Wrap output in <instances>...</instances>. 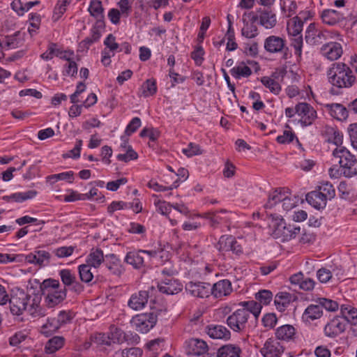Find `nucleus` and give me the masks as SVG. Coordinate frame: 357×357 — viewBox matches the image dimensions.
I'll use <instances>...</instances> for the list:
<instances>
[{
  "instance_id": "17",
  "label": "nucleus",
  "mask_w": 357,
  "mask_h": 357,
  "mask_svg": "<svg viewBox=\"0 0 357 357\" xmlns=\"http://www.w3.org/2000/svg\"><path fill=\"white\" fill-rule=\"evenodd\" d=\"M229 212L226 210H220L213 213H207L204 218L208 220V223L213 228H218L222 225H229V218L227 215Z\"/></svg>"
},
{
  "instance_id": "23",
  "label": "nucleus",
  "mask_w": 357,
  "mask_h": 357,
  "mask_svg": "<svg viewBox=\"0 0 357 357\" xmlns=\"http://www.w3.org/2000/svg\"><path fill=\"white\" fill-rule=\"evenodd\" d=\"M50 256L48 252L38 250L26 255L25 260L30 264L44 266L49 264Z\"/></svg>"
},
{
  "instance_id": "26",
  "label": "nucleus",
  "mask_w": 357,
  "mask_h": 357,
  "mask_svg": "<svg viewBox=\"0 0 357 357\" xmlns=\"http://www.w3.org/2000/svg\"><path fill=\"white\" fill-rule=\"evenodd\" d=\"M105 265L109 272L116 276L121 275L125 271L121 260L114 254L106 255Z\"/></svg>"
},
{
  "instance_id": "8",
  "label": "nucleus",
  "mask_w": 357,
  "mask_h": 357,
  "mask_svg": "<svg viewBox=\"0 0 357 357\" xmlns=\"http://www.w3.org/2000/svg\"><path fill=\"white\" fill-rule=\"evenodd\" d=\"M296 113L299 117L298 122L303 127L312 125L318 117L316 109L307 102L296 105Z\"/></svg>"
},
{
  "instance_id": "54",
  "label": "nucleus",
  "mask_w": 357,
  "mask_h": 357,
  "mask_svg": "<svg viewBox=\"0 0 357 357\" xmlns=\"http://www.w3.org/2000/svg\"><path fill=\"white\" fill-rule=\"evenodd\" d=\"M40 24V17L36 13L29 14V26L28 29L29 33L33 36L36 33Z\"/></svg>"
},
{
  "instance_id": "14",
  "label": "nucleus",
  "mask_w": 357,
  "mask_h": 357,
  "mask_svg": "<svg viewBox=\"0 0 357 357\" xmlns=\"http://www.w3.org/2000/svg\"><path fill=\"white\" fill-rule=\"evenodd\" d=\"M321 54L330 61H335L341 57L343 53L342 45L336 42H330L322 45Z\"/></svg>"
},
{
  "instance_id": "63",
  "label": "nucleus",
  "mask_w": 357,
  "mask_h": 357,
  "mask_svg": "<svg viewBox=\"0 0 357 357\" xmlns=\"http://www.w3.org/2000/svg\"><path fill=\"white\" fill-rule=\"evenodd\" d=\"M141 120L139 117H134L126 126L125 134L127 136L131 135L141 126Z\"/></svg>"
},
{
  "instance_id": "48",
  "label": "nucleus",
  "mask_w": 357,
  "mask_h": 357,
  "mask_svg": "<svg viewBox=\"0 0 357 357\" xmlns=\"http://www.w3.org/2000/svg\"><path fill=\"white\" fill-rule=\"evenodd\" d=\"M92 266L87 264H82L78 266L80 280L84 282H89L93 278V273L91 268Z\"/></svg>"
},
{
  "instance_id": "58",
  "label": "nucleus",
  "mask_w": 357,
  "mask_h": 357,
  "mask_svg": "<svg viewBox=\"0 0 357 357\" xmlns=\"http://www.w3.org/2000/svg\"><path fill=\"white\" fill-rule=\"evenodd\" d=\"M182 152L189 158L202 153L200 146L192 142L186 148L183 149Z\"/></svg>"
},
{
  "instance_id": "60",
  "label": "nucleus",
  "mask_w": 357,
  "mask_h": 357,
  "mask_svg": "<svg viewBox=\"0 0 357 357\" xmlns=\"http://www.w3.org/2000/svg\"><path fill=\"white\" fill-rule=\"evenodd\" d=\"M282 206L283 209L286 211H288L296 206L298 203V199L295 196L291 197L285 195L284 198H282Z\"/></svg>"
},
{
  "instance_id": "32",
  "label": "nucleus",
  "mask_w": 357,
  "mask_h": 357,
  "mask_svg": "<svg viewBox=\"0 0 357 357\" xmlns=\"http://www.w3.org/2000/svg\"><path fill=\"white\" fill-rule=\"evenodd\" d=\"M296 334V330L291 325H283L277 328L275 336L277 339L284 341H289L292 340Z\"/></svg>"
},
{
  "instance_id": "30",
  "label": "nucleus",
  "mask_w": 357,
  "mask_h": 357,
  "mask_svg": "<svg viewBox=\"0 0 357 357\" xmlns=\"http://www.w3.org/2000/svg\"><path fill=\"white\" fill-rule=\"evenodd\" d=\"M124 261L131 265L135 269H140L144 266V259L139 250L128 252Z\"/></svg>"
},
{
  "instance_id": "27",
  "label": "nucleus",
  "mask_w": 357,
  "mask_h": 357,
  "mask_svg": "<svg viewBox=\"0 0 357 357\" xmlns=\"http://www.w3.org/2000/svg\"><path fill=\"white\" fill-rule=\"evenodd\" d=\"M323 315V310L319 304H311L308 305L302 314V320L304 322H311L320 319Z\"/></svg>"
},
{
  "instance_id": "42",
  "label": "nucleus",
  "mask_w": 357,
  "mask_h": 357,
  "mask_svg": "<svg viewBox=\"0 0 357 357\" xmlns=\"http://www.w3.org/2000/svg\"><path fill=\"white\" fill-rule=\"evenodd\" d=\"M291 46L294 50V54L296 56V60L300 61L302 58L303 40L302 36H291Z\"/></svg>"
},
{
  "instance_id": "56",
  "label": "nucleus",
  "mask_w": 357,
  "mask_h": 357,
  "mask_svg": "<svg viewBox=\"0 0 357 357\" xmlns=\"http://www.w3.org/2000/svg\"><path fill=\"white\" fill-rule=\"evenodd\" d=\"M318 303L319 305H321V310L325 308L328 311L333 312L338 309L337 303L331 299L321 298L319 299Z\"/></svg>"
},
{
  "instance_id": "5",
  "label": "nucleus",
  "mask_w": 357,
  "mask_h": 357,
  "mask_svg": "<svg viewBox=\"0 0 357 357\" xmlns=\"http://www.w3.org/2000/svg\"><path fill=\"white\" fill-rule=\"evenodd\" d=\"M250 313L245 308L238 309L227 319V326L234 332L245 333L248 328Z\"/></svg>"
},
{
  "instance_id": "29",
  "label": "nucleus",
  "mask_w": 357,
  "mask_h": 357,
  "mask_svg": "<svg viewBox=\"0 0 357 357\" xmlns=\"http://www.w3.org/2000/svg\"><path fill=\"white\" fill-rule=\"evenodd\" d=\"M305 199L312 206L318 210L324 208L328 200L317 190L308 192Z\"/></svg>"
},
{
  "instance_id": "49",
  "label": "nucleus",
  "mask_w": 357,
  "mask_h": 357,
  "mask_svg": "<svg viewBox=\"0 0 357 357\" xmlns=\"http://www.w3.org/2000/svg\"><path fill=\"white\" fill-rule=\"evenodd\" d=\"M255 299L261 306L262 305H267L273 300V293L266 289L260 290L255 294Z\"/></svg>"
},
{
  "instance_id": "41",
  "label": "nucleus",
  "mask_w": 357,
  "mask_h": 357,
  "mask_svg": "<svg viewBox=\"0 0 357 357\" xmlns=\"http://www.w3.org/2000/svg\"><path fill=\"white\" fill-rule=\"evenodd\" d=\"M141 95L149 97L154 95L157 91L156 82L155 79H147L141 86Z\"/></svg>"
},
{
  "instance_id": "47",
  "label": "nucleus",
  "mask_w": 357,
  "mask_h": 357,
  "mask_svg": "<svg viewBox=\"0 0 357 357\" xmlns=\"http://www.w3.org/2000/svg\"><path fill=\"white\" fill-rule=\"evenodd\" d=\"M88 10L91 16L97 19H101L103 17V8L100 1H91Z\"/></svg>"
},
{
  "instance_id": "43",
  "label": "nucleus",
  "mask_w": 357,
  "mask_h": 357,
  "mask_svg": "<svg viewBox=\"0 0 357 357\" xmlns=\"http://www.w3.org/2000/svg\"><path fill=\"white\" fill-rule=\"evenodd\" d=\"M290 301L289 294L287 293L280 292L276 294L274 299V303L276 308L280 312L285 310Z\"/></svg>"
},
{
  "instance_id": "35",
  "label": "nucleus",
  "mask_w": 357,
  "mask_h": 357,
  "mask_svg": "<svg viewBox=\"0 0 357 357\" xmlns=\"http://www.w3.org/2000/svg\"><path fill=\"white\" fill-rule=\"evenodd\" d=\"M340 311L342 314V318L346 320V324L347 322H350L351 324L356 325L357 324V309L348 305H342L340 307Z\"/></svg>"
},
{
  "instance_id": "61",
  "label": "nucleus",
  "mask_w": 357,
  "mask_h": 357,
  "mask_svg": "<svg viewBox=\"0 0 357 357\" xmlns=\"http://www.w3.org/2000/svg\"><path fill=\"white\" fill-rule=\"evenodd\" d=\"M124 152L125 153H119L117 155L116 158L119 160L127 162L130 160H135L138 157L137 153L132 149V147H129L128 149Z\"/></svg>"
},
{
  "instance_id": "4",
  "label": "nucleus",
  "mask_w": 357,
  "mask_h": 357,
  "mask_svg": "<svg viewBox=\"0 0 357 357\" xmlns=\"http://www.w3.org/2000/svg\"><path fill=\"white\" fill-rule=\"evenodd\" d=\"M332 155L340 164L341 174L347 178L357 175V160L348 149L344 146L336 147Z\"/></svg>"
},
{
  "instance_id": "7",
  "label": "nucleus",
  "mask_w": 357,
  "mask_h": 357,
  "mask_svg": "<svg viewBox=\"0 0 357 357\" xmlns=\"http://www.w3.org/2000/svg\"><path fill=\"white\" fill-rule=\"evenodd\" d=\"M157 319V315L153 312L142 313L133 317L130 324L137 331L146 333L155 326Z\"/></svg>"
},
{
  "instance_id": "15",
  "label": "nucleus",
  "mask_w": 357,
  "mask_h": 357,
  "mask_svg": "<svg viewBox=\"0 0 357 357\" xmlns=\"http://www.w3.org/2000/svg\"><path fill=\"white\" fill-rule=\"evenodd\" d=\"M284 347L276 340L268 339L261 349L264 357H280L284 352Z\"/></svg>"
},
{
  "instance_id": "22",
  "label": "nucleus",
  "mask_w": 357,
  "mask_h": 357,
  "mask_svg": "<svg viewBox=\"0 0 357 357\" xmlns=\"http://www.w3.org/2000/svg\"><path fill=\"white\" fill-rule=\"evenodd\" d=\"M323 109L329 115L338 121H344L348 117L347 108L340 103H327L323 105Z\"/></svg>"
},
{
  "instance_id": "57",
  "label": "nucleus",
  "mask_w": 357,
  "mask_h": 357,
  "mask_svg": "<svg viewBox=\"0 0 357 357\" xmlns=\"http://www.w3.org/2000/svg\"><path fill=\"white\" fill-rule=\"evenodd\" d=\"M317 277L321 283H326L332 280L333 278L329 266L319 269L317 272Z\"/></svg>"
},
{
  "instance_id": "40",
  "label": "nucleus",
  "mask_w": 357,
  "mask_h": 357,
  "mask_svg": "<svg viewBox=\"0 0 357 357\" xmlns=\"http://www.w3.org/2000/svg\"><path fill=\"white\" fill-rule=\"evenodd\" d=\"M64 343V339L62 337L55 336L50 339L46 344L45 349L47 354H53L61 348Z\"/></svg>"
},
{
  "instance_id": "39",
  "label": "nucleus",
  "mask_w": 357,
  "mask_h": 357,
  "mask_svg": "<svg viewBox=\"0 0 357 357\" xmlns=\"http://www.w3.org/2000/svg\"><path fill=\"white\" fill-rule=\"evenodd\" d=\"M321 19L324 23L334 25L340 21V15L335 10H326L321 14Z\"/></svg>"
},
{
  "instance_id": "25",
  "label": "nucleus",
  "mask_w": 357,
  "mask_h": 357,
  "mask_svg": "<svg viewBox=\"0 0 357 357\" xmlns=\"http://www.w3.org/2000/svg\"><path fill=\"white\" fill-rule=\"evenodd\" d=\"M232 291L231 283L228 280H220L211 286V294L215 298L228 296Z\"/></svg>"
},
{
  "instance_id": "6",
  "label": "nucleus",
  "mask_w": 357,
  "mask_h": 357,
  "mask_svg": "<svg viewBox=\"0 0 357 357\" xmlns=\"http://www.w3.org/2000/svg\"><path fill=\"white\" fill-rule=\"evenodd\" d=\"M272 235L275 238H282V241H289L294 238L301 231V227L294 224L287 225L283 219L275 222Z\"/></svg>"
},
{
  "instance_id": "50",
  "label": "nucleus",
  "mask_w": 357,
  "mask_h": 357,
  "mask_svg": "<svg viewBox=\"0 0 357 357\" xmlns=\"http://www.w3.org/2000/svg\"><path fill=\"white\" fill-rule=\"evenodd\" d=\"M241 305L244 307L243 308L248 310L250 314L252 313L255 317L259 315L262 307L258 301H255L242 302Z\"/></svg>"
},
{
  "instance_id": "13",
  "label": "nucleus",
  "mask_w": 357,
  "mask_h": 357,
  "mask_svg": "<svg viewBox=\"0 0 357 357\" xmlns=\"http://www.w3.org/2000/svg\"><path fill=\"white\" fill-rule=\"evenodd\" d=\"M264 47L270 54L283 52L286 47L285 40L280 36H270L264 40Z\"/></svg>"
},
{
  "instance_id": "12",
  "label": "nucleus",
  "mask_w": 357,
  "mask_h": 357,
  "mask_svg": "<svg viewBox=\"0 0 357 357\" xmlns=\"http://www.w3.org/2000/svg\"><path fill=\"white\" fill-rule=\"evenodd\" d=\"M346 326V320L341 317H336L325 326L324 333L327 337H334L342 333Z\"/></svg>"
},
{
  "instance_id": "19",
  "label": "nucleus",
  "mask_w": 357,
  "mask_h": 357,
  "mask_svg": "<svg viewBox=\"0 0 357 357\" xmlns=\"http://www.w3.org/2000/svg\"><path fill=\"white\" fill-rule=\"evenodd\" d=\"M321 135L326 142L332 143L336 145L337 147L342 146L343 135L336 128L327 125L324 126L321 130Z\"/></svg>"
},
{
  "instance_id": "1",
  "label": "nucleus",
  "mask_w": 357,
  "mask_h": 357,
  "mask_svg": "<svg viewBox=\"0 0 357 357\" xmlns=\"http://www.w3.org/2000/svg\"><path fill=\"white\" fill-rule=\"evenodd\" d=\"M41 299V294L36 293L32 287L26 291L17 288L13 291L9 299L10 312L17 316L25 311L33 317L43 315Z\"/></svg>"
},
{
  "instance_id": "38",
  "label": "nucleus",
  "mask_w": 357,
  "mask_h": 357,
  "mask_svg": "<svg viewBox=\"0 0 357 357\" xmlns=\"http://www.w3.org/2000/svg\"><path fill=\"white\" fill-rule=\"evenodd\" d=\"M287 190L284 189H279L274 190L268 197L267 203L265 204V208H271L275 206L278 202H282Z\"/></svg>"
},
{
  "instance_id": "10",
  "label": "nucleus",
  "mask_w": 357,
  "mask_h": 357,
  "mask_svg": "<svg viewBox=\"0 0 357 357\" xmlns=\"http://www.w3.org/2000/svg\"><path fill=\"white\" fill-rule=\"evenodd\" d=\"M188 293L197 298H208L211 295V286L208 282H189L185 285Z\"/></svg>"
},
{
  "instance_id": "2",
  "label": "nucleus",
  "mask_w": 357,
  "mask_h": 357,
  "mask_svg": "<svg viewBox=\"0 0 357 357\" xmlns=\"http://www.w3.org/2000/svg\"><path fill=\"white\" fill-rule=\"evenodd\" d=\"M327 76L329 83L338 89L350 88L356 82L352 70L342 62L333 63L327 71Z\"/></svg>"
},
{
  "instance_id": "53",
  "label": "nucleus",
  "mask_w": 357,
  "mask_h": 357,
  "mask_svg": "<svg viewBox=\"0 0 357 357\" xmlns=\"http://www.w3.org/2000/svg\"><path fill=\"white\" fill-rule=\"evenodd\" d=\"M153 197L155 198L154 204L157 206L158 212L164 215L169 214L171 211V208H172V204L158 199V195H154Z\"/></svg>"
},
{
  "instance_id": "33",
  "label": "nucleus",
  "mask_w": 357,
  "mask_h": 357,
  "mask_svg": "<svg viewBox=\"0 0 357 357\" xmlns=\"http://www.w3.org/2000/svg\"><path fill=\"white\" fill-rule=\"evenodd\" d=\"M230 74L235 79H240L242 77H250L252 70L244 62H239L230 70Z\"/></svg>"
},
{
  "instance_id": "36",
  "label": "nucleus",
  "mask_w": 357,
  "mask_h": 357,
  "mask_svg": "<svg viewBox=\"0 0 357 357\" xmlns=\"http://www.w3.org/2000/svg\"><path fill=\"white\" fill-rule=\"evenodd\" d=\"M219 357H241V349L234 344H227L221 347L218 351Z\"/></svg>"
},
{
  "instance_id": "46",
  "label": "nucleus",
  "mask_w": 357,
  "mask_h": 357,
  "mask_svg": "<svg viewBox=\"0 0 357 357\" xmlns=\"http://www.w3.org/2000/svg\"><path fill=\"white\" fill-rule=\"evenodd\" d=\"M73 175L74 174L72 171L65 172L48 176L47 177V181L50 182L52 184L55 183L59 181H67L69 183H72L74 179Z\"/></svg>"
},
{
  "instance_id": "44",
  "label": "nucleus",
  "mask_w": 357,
  "mask_h": 357,
  "mask_svg": "<svg viewBox=\"0 0 357 357\" xmlns=\"http://www.w3.org/2000/svg\"><path fill=\"white\" fill-rule=\"evenodd\" d=\"M317 190L327 199H331L335 195V191L333 185L328 181L321 182Z\"/></svg>"
},
{
  "instance_id": "21",
  "label": "nucleus",
  "mask_w": 357,
  "mask_h": 357,
  "mask_svg": "<svg viewBox=\"0 0 357 357\" xmlns=\"http://www.w3.org/2000/svg\"><path fill=\"white\" fill-rule=\"evenodd\" d=\"M102 343L110 345L112 343L121 344L128 341V335L120 328L115 326L109 327V331L107 337L102 335Z\"/></svg>"
},
{
  "instance_id": "52",
  "label": "nucleus",
  "mask_w": 357,
  "mask_h": 357,
  "mask_svg": "<svg viewBox=\"0 0 357 357\" xmlns=\"http://www.w3.org/2000/svg\"><path fill=\"white\" fill-rule=\"evenodd\" d=\"M261 82L266 87L268 88L269 90L275 94H278L281 91L280 84L269 77L266 76L261 77Z\"/></svg>"
},
{
  "instance_id": "59",
  "label": "nucleus",
  "mask_w": 357,
  "mask_h": 357,
  "mask_svg": "<svg viewBox=\"0 0 357 357\" xmlns=\"http://www.w3.org/2000/svg\"><path fill=\"white\" fill-rule=\"evenodd\" d=\"M75 250L73 246H62L53 250V253L59 258L68 257L72 255Z\"/></svg>"
},
{
  "instance_id": "20",
  "label": "nucleus",
  "mask_w": 357,
  "mask_h": 357,
  "mask_svg": "<svg viewBox=\"0 0 357 357\" xmlns=\"http://www.w3.org/2000/svg\"><path fill=\"white\" fill-rule=\"evenodd\" d=\"M158 287L160 292L167 295H173L179 293L183 289V285L177 280L167 278L158 284Z\"/></svg>"
},
{
  "instance_id": "37",
  "label": "nucleus",
  "mask_w": 357,
  "mask_h": 357,
  "mask_svg": "<svg viewBox=\"0 0 357 357\" xmlns=\"http://www.w3.org/2000/svg\"><path fill=\"white\" fill-rule=\"evenodd\" d=\"M303 22L300 17H295L287 24V31L291 36H302Z\"/></svg>"
},
{
  "instance_id": "24",
  "label": "nucleus",
  "mask_w": 357,
  "mask_h": 357,
  "mask_svg": "<svg viewBox=\"0 0 357 357\" xmlns=\"http://www.w3.org/2000/svg\"><path fill=\"white\" fill-rule=\"evenodd\" d=\"M149 293L146 291H139L132 294L128 305L132 310H140L143 309L148 303Z\"/></svg>"
},
{
  "instance_id": "11",
  "label": "nucleus",
  "mask_w": 357,
  "mask_h": 357,
  "mask_svg": "<svg viewBox=\"0 0 357 357\" xmlns=\"http://www.w3.org/2000/svg\"><path fill=\"white\" fill-rule=\"evenodd\" d=\"M326 31L319 29L314 23H311L305 31V39L307 44L315 45L327 39Z\"/></svg>"
},
{
  "instance_id": "55",
  "label": "nucleus",
  "mask_w": 357,
  "mask_h": 357,
  "mask_svg": "<svg viewBox=\"0 0 357 357\" xmlns=\"http://www.w3.org/2000/svg\"><path fill=\"white\" fill-rule=\"evenodd\" d=\"M61 282L66 287H70L76 279L75 275L68 269H63L59 271Z\"/></svg>"
},
{
  "instance_id": "3",
  "label": "nucleus",
  "mask_w": 357,
  "mask_h": 357,
  "mask_svg": "<svg viewBox=\"0 0 357 357\" xmlns=\"http://www.w3.org/2000/svg\"><path fill=\"white\" fill-rule=\"evenodd\" d=\"M59 280L51 278L45 280L40 284V291L45 296V301L49 307L56 306L66 298V289H59Z\"/></svg>"
},
{
  "instance_id": "51",
  "label": "nucleus",
  "mask_w": 357,
  "mask_h": 357,
  "mask_svg": "<svg viewBox=\"0 0 357 357\" xmlns=\"http://www.w3.org/2000/svg\"><path fill=\"white\" fill-rule=\"evenodd\" d=\"M36 191L28 190L26 192H19L12 194L10 198L17 202H22L29 199L33 198L36 195Z\"/></svg>"
},
{
  "instance_id": "18",
  "label": "nucleus",
  "mask_w": 357,
  "mask_h": 357,
  "mask_svg": "<svg viewBox=\"0 0 357 357\" xmlns=\"http://www.w3.org/2000/svg\"><path fill=\"white\" fill-rule=\"evenodd\" d=\"M185 351L189 356H202L208 351V346L204 340L190 339L185 342Z\"/></svg>"
},
{
  "instance_id": "34",
  "label": "nucleus",
  "mask_w": 357,
  "mask_h": 357,
  "mask_svg": "<svg viewBox=\"0 0 357 357\" xmlns=\"http://www.w3.org/2000/svg\"><path fill=\"white\" fill-rule=\"evenodd\" d=\"M103 261V252L100 249H92L86 257V264L90 265L94 268H97Z\"/></svg>"
},
{
  "instance_id": "64",
  "label": "nucleus",
  "mask_w": 357,
  "mask_h": 357,
  "mask_svg": "<svg viewBox=\"0 0 357 357\" xmlns=\"http://www.w3.org/2000/svg\"><path fill=\"white\" fill-rule=\"evenodd\" d=\"M350 141L354 149L357 150V123H352L348 128Z\"/></svg>"
},
{
  "instance_id": "9",
  "label": "nucleus",
  "mask_w": 357,
  "mask_h": 357,
  "mask_svg": "<svg viewBox=\"0 0 357 357\" xmlns=\"http://www.w3.org/2000/svg\"><path fill=\"white\" fill-rule=\"evenodd\" d=\"M216 247L219 251L231 252L236 255H239L243 252L241 245L237 242L235 238L231 235L222 236Z\"/></svg>"
},
{
  "instance_id": "28",
  "label": "nucleus",
  "mask_w": 357,
  "mask_h": 357,
  "mask_svg": "<svg viewBox=\"0 0 357 357\" xmlns=\"http://www.w3.org/2000/svg\"><path fill=\"white\" fill-rule=\"evenodd\" d=\"M206 333L213 339L229 340L231 336L230 331L222 325H210L206 328Z\"/></svg>"
},
{
  "instance_id": "45",
  "label": "nucleus",
  "mask_w": 357,
  "mask_h": 357,
  "mask_svg": "<svg viewBox=\"0 0 357 357\" xmlns=\"http://www.w3.org/2000/svg\"><path fill=\"white\" fill-rule=\"evenodd\" d=\"M59 328L56 318L48 319L47 322L42 326L40 332L48 337L56 332Z\"/></svg>"
},
{
  "instance_id": "16",
  "label": "nucleus",
  "mask_w": 357,
  "mask_h": 357,
  "mask_svg": "<svg viewBox=\"0 0 357 357\" xmlns=\"http://www.w3.org/2000/svg\"><path fill=\"white\" fill-rule=\"evenodd\" d=\"M256 20L266 29H272L277 24L276 15L270 8L259 9L256 15Z\"/></svg>"
},
{
  "instance_id": "62",
  "label": "nucleus",
  "mask_w": 357,
  "mask_h": 357,
  "mask_svg": "<svg viewBox=\"0 0 357 357\" xmlns=\"http://www.w3.org/2000/svg\"><path fill=\"white\" fill-rule=\"evenodd\" d=\"M242 35L247 38H253L257 34V28L252 24L247 23L241 30Z\"/></svg>"
},
{
  "instance_id": "31",
  "label": "nucleus",
  "mask_w": 357,
  "mask_h": 357,
  "mask_svg": "<svg viewBox=\"0 0 357 357\" xmlns=\"http://www.w3.org/2000/svg\"><path fill=\"white\" fill-rule=\"evenodd\" d=\"M23 44V38L20 31L14 34L7 36L3 43H0V47H4L6 50L15 49Z\"/></svg>"
}]
</instances>
